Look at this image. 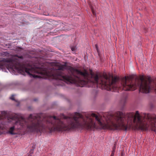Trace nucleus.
<instances>
[{
  "label": "nucleus",
  "mask_w": 156,
  "mask_h": 156,
  "mask_svg": "<svg viewBox=\"0 0 156 156\" xmlns=\"http://www.w3.org/2000/svg\"><path fill=\"white\" fill-rule=\"evenodd\" d=\"M127 86H128V88L127 89V90H135L136 87V85L133 84L128 85Z\"/></svg>",
  "instance_id": "nucleus-4"
},
{
  "label": "nucleus",
  "mask_w": 156,
  "mask_h": 156,
  "mask_svg": "<svg viewBox=\"0 0 156 156\" xmlns=\"http://www.w3.org/2000/svg\"><path fill=\"white\" fill-rule=\"evenodd\" d=\"M92 116L95 118L98 123L100 125L101 128L105 127L112 129V127L115 129H119V127L122 128L125 127V124L124 123L125 118L121 116H117L115 119L116 121V124H114L110 120L105 119L103 117L98 116L95 114H92Z\"/></svg>",
  "instance_id": "nucleus-1"
},
{
  "label": "nucleus",
  "mask_w": 156,
  "mask_h": 156,
  "mask_svg": "<svg viewBox=\"0 0 156 156\" xmlns=\"http://www.w3.org/2000/svg\"><path fill=\"white\" fill-rule=\"evenodd\" d=\"M54 119H55V117H54Z\"/></svg>",
  "instance_id": "nucleus-10"
},
{
  "label": "nucleus",
  "mask_w": 156,
  "mask_h": 156,
  "mask_svg": "<svg viewBox=\"0 0 156 156\" xmlns=\"http://www.w3.org/2000/svg\"><path fill=\"white\" fill-rule=\"evenodd\" d=\"M141 80V84L140 87V91L144 93H148L149 92L150 88L147 85L146 81L144 79L143 76H141L140 77Z\"/></svg>",
  "instance_id": "nucleus-2"
},
{
  "label": "nucleus",
  "mask_w": 156,
  "mask_h": 156,
  "mask_svg": "<svg viewBox=\"0 0 156 156\" xmlns=\"http://www.w3.org/2000/svg\"><path fill=\"white\" fill-rule=\"evenodd\" d=\"M114 151H113L111 155V156H114Z\"/></svg>",
  "instance_id": "nucleus-7"
},
{
  "label": "nucleus",
  "mask_w": 156,
  "mask_h": 156,
  "mask_svg": "<svg viewBox=\"0 0 156 156\" xmlns=\"http://www.w3.org/2000/svg\"><path fill=\"white\" fill-rule=\"evenodd\" d=\"M116 79V77H115V79Z\"/></svg>",
  "instance_id": "nucleus-11"
},
{
  "label": "nucleus",
  "mask_w": 156,
  "mask_h": 156,
  "mask_svg": "<svg viewBox=\"0 0 156 156\" xmlns=\"http://www.w3.org/2000/svg\"><path fill=\"white\" fill-rule=\"evenodd\" d=\"M14 127H12L10 128V131L9 132L10 134H13L14 133H12V131H13L14 129Z\"/></svg>",
  "instance_id": "nucleus-5"
},
{
  "label": "nucleus",
  "mask_w": 156,
  "mask_h": 156,
  "mask_svg": "<svg viewBox=\"0 0 156 156\" xmlns=\"http://www.w3.org/2000/svg\"><path fill=\"white\" fill-rule=\"evenodd\" d=\"M94 80L96 81H97L98 80V76L97 75H96L94 77Z\"/></svg>",
  "instance_id": "nucleus-6"
},
{
  "label": "nucleus",
  "mask_w": 156,
  "mask_h": 156,
  "mask_svg": "<svg viewBox=\"0 0 156 156\" xmlns=\"http://www.w3.org/2000/svg\"><path fill=\"white\" fill-rule=\"evenodd\" d=\"M74 48H72V51H74Z\"/></svg>",
  "instance_id": "nucleus-9"
},
{
  "label": "nucleus",
  "mask_w": 156,
  "mask_h": 156,
  "mask_svg": "<svg viewBox=\"0 0 156 156\" xmlns=\"http://www.w3.org/2000/svg\"><path fill=\"white\" fill-rule=\"evenodd\" d=\"M11 99H12V100H14V98L13 97V96H12V97L11 98Z\"/></svg>",
  "instance_id": "nucleus-8"
},
{
  "label": "nucleus",
  "mask_w": 156,
  "mask_h": 156,
  "mask_svg": "<svg viewBox=\"0 0 156 156\" xmlns=\"http://www.w3.org/2000/svg\"><path fill=\"white\" fill-rule=\"evenodd\" d=\"M133 122L136 123H140L141 122L140 116L138 112H136L135 115Z\"/></svg>",
  "instance_id": "nucleus-3"
}]
</instances>
